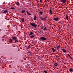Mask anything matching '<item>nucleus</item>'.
I'll return each mask as SVG.
<instances>
[{"label":"nucleus","instance_id":"4","mask_svg":"<svg viewBox=\"0 0 73 73\" xmlns=\"http://www.w3.org/2000/svg\"><path fill=\"white\" fill-rule=\"evenodd\" d=\"M59 19L58 18V17H57L56 18H54V20H55V21H58V20Z\"/></svg>","mask_w":73,"mask_h":73},{"label":"nucleus","instance_id":"16","mask_svg":"<svg viewBox=\"0 0 73 73\" xmlns=\"http://www.w3.org/2000/svg\"><path fill=\"white\" fill-rule=\"evenodd\" d=\"M29 35H33V32H31L30 34H29Z\"/></svg>","mask_w":73,"mask_h":73},{"label":"nucleus","instance_id":"12","mask_svg":"<svg viewBox=\"0 0 73 73\" xmlns=\"http://www.w3.org/2000/svg\"><path fill=\"white\" fill-rule=\"evenodd\" d=\"M41 20H43L44 21H45L46 20V19L45 18H43L42 17Z\"/></svg>","mask_w":73,"mask_h":73},{"label":"nucleus","instance_id":"21","mask_svg":"<svg viewBox=\"0 0 73 73\" xmlns=\"http://www.w3.org/2000/svg\"><path fill=\"white\" fill-rule=\"evenodd\" d=\"M21 20H22V22L24 23V19L23 18H22V19Z\"/></svg>","mask_w":73,"mask_h":73},{"label":"nucleus","instance_id":"5","mask_svg":"<svg viewBox=\"0 0 73 73\" xmlns=\"http://www.w3.org/2000/svg\"><path fill=\"white\" fill-rule=\"evenodd\" d=\"M12 38L14 40H16L17 39V38L15 37H12Z\"/></svg>","mask_w":73,"mask_h":73},{"label":"nucleus","instance_id":"20","mask_svg":"<svg viewBox=\"0 0 73 73\" xmlns=\"http://www.w3.org/2000/svg\"><path fill=\"white\" fill-rule=\"evenodd\" d=\"M30 37L31 38H33L35 37V36H34V35H32V36H30Z\"/></svg>","mask_w":73,"mask_h":73},{"label":"nucleus","instance_id":"25","mask_svg":"<svg viewBox=\"0 0 73 73\" xmlns=\"http://www.w3.org/2000/svg\"><path fill=\"white\" fill-rule=\"evenodd\" d=\"M31 48V46H30V45H29L28 46V48H27V49H29V48Z\"/></svg>","mask_w":73,"mask_h":73},{"label":"nucleus","instance_id":"13","mask_svg":"<svg viewBox=\"0 0 73 73\" xmlns=\"http://www.w3.org/2000/svg\"><path fill=\"white\" fill-rule=\"evenodd\" d=\"M25 10H23L21 11V13H25Z\"/></svg>","mask_w":73,"mask_h":73},{"label":"nucleus","instance_id":"8","mask_svg":"<svg viewBox=\"0 0 73 73\" xmlns=\"http://www.w3.org/2000/svg\"><path fill=\"white\" fill-rule=\"evenodd\" d=\"M62 50L64 53H66V50L64 48H63L62 49Z\"/></svg>","mask_w":73,"mask_h":73},{"label":"nucleus","instance_id":"14","mask_svg":"<svg viewBox=\"0 0 73 73\" xmlns=\"http://www.w3.org/2000/svg\"><path fill=\"white\" fill-rule=\"evenodd\" d=\"M4 13H8V11L7 10H5L4 11Z\"/></svg>","mask_w":73,"mask_h":73},{"label":"nucleus","instance_id":"29","mask_svg":"<svg viewBox=\"0 0 73 73\" xmlns=\"http://www.w3.org/2000/svg\"><path fill=\"white\" fill-rule=\"evenodd\" d=\"M69 57H70V58L72 59V60H73V58H72L70 56V55L69 56Z\"/></svg>","mask_w":73,"mask_h":73},{"label":"nucleus","instance_id":"31","mask_svg":"<svg viewBox=\"0 0 73 73\" xmlns=\"http://www.w3.org/2000/svg\"><path fill=\"white\" fill-rule=\"evenodd\" d=\"M44 28V26H42V28H41V29H42Z\"/></svg>","mask_w":73,"mask_h":73},{"label":"nucleus","instance_id":"1","mask_svg":"<svg viewBox=\"0 0 73 73\" xmlns=\"http://www.w3.org/2000/svg\"><path fill=\"white\" fill-rule=\"evenodd\" d=\"M30 25L32 27H34L35 28H36L37 25H36V24L34 23H30Z\"/></svg>","mask_w":73,"mask_h":73},{"label":"nucleus","instance_id":"27","mask_svg":"<svg viewBox=\"0 0 73 73\" xmlns=\"http://www.w3.org/2000/svg\"><path fill=\"white\" fill-rule=\"evenodd\" d=\"M44 72L45 73H48V72H47V71H45V70H44Z\"/></svg>","mask_w":73,"mask_h":73},{"label":"nucleus","instance_id":"11","mask_svg":"<svg viewBox=\"0 0 73 73\" xmlns=\"http://www.w3.org/2000/svg\"><path fill=\"white\" fill-rule=\"evenodd\" d=\"M60 48V46H58L56 47L57 50L59 49V48Z\"/></svg>","mask_w":73,"mask_h":73},{"label":"nucleus","instance_id":"37","mask_svg":"<svg viewBox=\"0 0 73 73\" xmlns=\"http://www.w3.org/2000/svg\"><path fill=\"white\" fill-rule=\"evenodd\" d=\"M0 31H1V29H0Z\"/></svg>","mask_w":73,"mask_h":73},{"label":"nucleus","instance_id":"30","mask_svg":"<svg viewBox=\"0 0 73 73\" xmlns=\"http://www.w3.org/2000/svg\"><path fill=\"white\" fill-rule=\"evenodd\" d=\"M42 17H39V19H42Z\"/></svg>","mask_w":73,"mask_h":73},{"label":"nucleus","instance_id":"9","mask_svg":"<svg viewBox=\"0 0 73 73\" xmlns=\"http://www.w3.org/2000/svg\"><path fill=\"white\" fill-rule=\"evenodd\" d=\"M9 41L10 42V43H12L13 42V40L12 39H10L9 40Z\"/></svg>","mask_w":73,"mask_h":73},{"label":"nucleus","instance_id":"24","mask_svg":"<svg viewBox=\"0 0 73 73\" xmlns=\"http://www.w3.org/2000/svg\"><path fill=\"white\" fill-rule=\"evenodd\" d=\"M36 16H35V17H34V20H36Z\"/></svg>","mask_w":73,"mask_h":73},{"label":"nucleus","instance_id":"23","mask_svg":"<svg viewBox=\"0 0 73 73\" xmlns=\"http://www.w3.org/2000/svg\"><path fill=\"white\" fill-rule=\"evenodd\" d=\"M66 20H68V16L67 15H66Z\"/></svg>","mask_w":73,"mask_h":73},{"label":"nucleus","instance_id":"18","mask_svg":"<svg viewBox=\"0 0 73 73\" xmlns=\"http://www.w3.org/2000/svg\"><path fill=\"white\" fill-rule=\"evenodd\" d=\"M15 41L16 43H17V42H19V41H18V40H15Z\"/></svg>","mask_w":73,"mask_h":73},{"label":"nucleus","instance_id":"7","mask_svg":"<svg viewBox=\"0 0 73 73\" xmlns=\"http://www.w3.org/2000/svg\"><path fill=\"white\" fill-rule=\"evenodd\" d=\"M26 12H27V15H30V16H32V14L29 13V12H28V11H27Z\"/></svg>","mask_w":73,"mask_h":73},{"label":"nucleus","instance_id":"22","mask_svg":"<svg viewBox=\"0 0 73 73\" xmlns=\"http://www.w3.org/2000/svg\"><path fill=\"white\" fill-rule=\"evenodd\" d=\"M57 65H58V64L57 63H56L55 64H54V65L56 66H57Z\"/></svg>","mask_w":73,"mask_h":73},{"label":"nucleus","instance_id":"28","mask_svg":"<svg viewBox=\"0 0 73 73\" xmlns=\"http://www.w3.org/2000/svg\"><path fill=\"white\" fill-rule=\"evenodd\" d=\"M46 28H47L46 27H45L43 29V31H45V30L46 29Z\"/></svg>","mask_w":73,"mask_h":73},{"label":"nucleus","instance_id":"10","mask_svg":"<svg viewBox=\"0 0 73 73\" xmlns=\"http://www.w3.org/2000/svg\"><path fill=\"white\" fill-rule=\"evenodd\" d=\"M69 71L70 72H73V69H72V68H71L69 70Z\"/></svg>","mask_w":73,"mask_h":73},{"label":"nucleus","instance_id":"34","mask_svg":"<svg viewBox=\"0 0 73 73\" xmlns=\"http://www.w3.org/2000/svg\"><path fill=\"white\" fill-rule=\"evenodd\" d=\"M40 3H42V0H40Z\"/></svg>","mask_w":73,"mask_h":73},{"label":"nucleus","instance_id":"3","mask_svg":"<svg viewBox=\"0 0 73 73\" xmlns=\"http://www.w3.org/2000/svg\"><path fill=\"white\" fill-rule=\"evenodd\" d=\"M60 2L63 3H65L66 2V0H60Z\"/></svg>","mask_w":73,"mask_h":73},{"label":"nucleus","instance_id":"36","mask_svg":"<svg viewBox=\"0 0 73 73\" xmlns=\"http://www.w3.org/2000/svg\"><path fill=\"white\" fill-rule=\"evenodd\" d=\"M45 18H47V17L46 16V17H45Z\"/></svg>","mask_w":73,"mask_h":73},{"label":"nucleus","instance_id":"17","mask_svg":"<svg viewBox=\"0 0 73 73\" xmlns=\"http://www.w3.org/2000/svg\"><path fill=\"white\" fill-rule=\"evenodd\" d=\"M39 13H40V15H41L43 13V12L42 11H40L39 12Z\"/></svg>","mask_w":73,"mask_h":73},{"label":"nucleus","instance_id":"26","mask_svg":"<svg viewBox=\"0 0 73 73\" xmlns=\"http://www.w3.org/2000/svg\"><path fill=\"white\" fill-rule=\"evenodd\" d=\"M11 9H15V8L13 7H12L10 8Z\"/></svg>","mask_w":73,"mask_h":73},{"label":"nucleus","instance_id":"2","mask_svg":"<svg viewBox=\"0 0 73 73\" xmlns=\"http://www.w3.org/2000/svg\"><path fill=\"white\" fill-rule=\"evenodd\" d=\"M40 39L42 40H46V38H45L44 37H41L40 38Z\"/></svg>","mask_w":73,"mask_h":73},{"label":"nucleus","instance_id":"32","mask_svg":"<svg viewBox=\"0 0 73 73\" xmlns=\"http://www.w3.org/2000/svg\"><path fill=\"white\" fill-rule=\"evenodd\" d=\"M67 56H68L69 57L70 55V54H67Z\"/></svg>","mask_w":73,"mask_h":73},{"label":"nucleus","instance_id":"15","mask_svg":"<svg viewBox=\"0 0 73 73\" xmlns=\"http://www.w3.org/2000/svg\"><path fill=\"white\" fill-rule=\"evenodd\" d=\"M16 4L17 5H19L20 4L19 3V2H17Z\"/></svg>","mask_w":73,"mask_h":73},{"label":"nucleus","instance_id":"6","mask_svg":"<svg viewBox=\"0 0 73 73\" xmlns=\"http://www.w3.org/2000/svg\"><path fill=\"white\" fill-rule=\"evenodd\" d=\"M51 49L52 50L53 52H56V50H55V49L53 47L51 48Z\"/></svg>","mask_w":73,"mask_h":73},{"label":"nucleus","instance_id":"19","mask_svg":"<svg viewBox=\"0 0 73 73\" xmlns=\"http://www.w3.org/2000/svg\"><path fill=\"white\" fill-rule=\"evenodd\" d=\"M49 11L50 12V13L51 14H52V11L51 9H50L49 10Z\"/></svg>","mask_w":73,"mask_h":73},{"label":"nucleus","instance_id":"35","mask_svg":"<svg viewBox=\"0 0 73 73\" xmlns=\"http://www.w3.org/2000/svg\"><path fill=\"white\" fill-rule=\"evenodd\" d=\"M30 12H32V11H30Z\"/></svg>","mask_w":73,"mask_h":73},{"label":"nucleus","instance_id":"33","mask_svg":"<svg viewBox=\"0 0 73 73\" xmlns=\"http://www.w3.org/2000/svg\"><path fill=\"white\" fill-rule=\"evenodd\" d=\"M28 53H30L31 54V52H30L28 51Z\"/></svg>","mask_w":73,"mask_h":73}]
</instances>
